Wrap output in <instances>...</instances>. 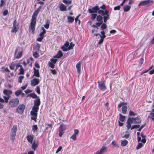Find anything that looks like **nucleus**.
I'll use <instances>...</instances> for the list:
<instances>
[{"label":"nucleus","mask_w":154,"mask_h":154,"mask_svg":"<svg viewBox=\"0 0 154 154\" xmlns=\"http://www.w3.org/2000/svg\"><path fill=\"white\" fill-rule=\"evenodd\" d=\"M88 11L90 13L98 12L99 14L103 16V21L104 23H106L107 20L109 18V11L107 10L104 11L103 10L99 9V8L97 5L94 6L91 9L89 8Z\"/></svg>","instance_id":"nucleus-1"},{"label":"nucleus","mask_w":154,"mask_h":154,"mask_svg":"<svg viewBox=\"0 0 154 154\" xmlns=\"http://www.w3.org/2000/svg\"><path fill=\"white\" fill-rule=\"evenodd\" d=\"M42 8L41 6H39L36 10H35L32 14L31 22L30 23L29 28L32 30L33 34L34 33L35 28L36 22V17L41 9Z\"/></svg>","instance_id":"nucleus-2"},{"label":"nucleus","mask_w":154,"mask_h":154,"mask_svg":"<svg viewBox=\"0 0 154 154\" xmlns=\"http://www.w3.org/2000/svg\"><path fill=\"white\" fill-rule=\"evenodd\" d=\"M39 109L38 107L33 106L32 108V110L30 112V114L32 116L31 117L32 120H34L35 122H36V119L38 115V110Z\"/></svg>","instance_id":"nucleus-3"},{"label":"nucleus","mask_w":154,"mask_h":154,"mask_svg":"<svg viewBox=\"0 0 154 154\" xmlns=\"http://www.w3.org/2000/svg\"><path fill=\"white\" fill-rule=\"evenodd\" d=\"M19 100L18 98H13L10 100L9 102V107L14 108L17 106L19 103Z\"/></svg>","instance_id":"nucleus-4"},{"label":"nucleus","mask_w":154,"mask_h":154,"mask_svg":"<svg viewBox=\"0 0 154 154\" xmlns=\"http://www.w3.org/2000/svg\"><path fill=\"white\" fill-rule=\"evenodd\" d=\"M17 126L16 125L13 126L11 129L10 139L12 143H13L15 140V137L16 136L17 131Z\"/></svg>","instance_id":"nucleus-5"},{"label":"nucleus","mask_w":154,"mask_h":154,"mask_svg":"<svg viewBox=\"0 0 154 154\" xmlns=\"http://www.w3.org/2000/svg\"><path fill=\"white\" fill-rule=\"evenodd\" d=\"M127 104V103H124L123 102H121L118 105V109H120V108L122 106V112L124 114H125L126 113L127 110V106L125 105Z\"/></svg>","instance_id":"nucleus-6"},{"label":"nucleus","mask_w":154,"mask_h":154,"mask_svg":"<svg viewBox=\"0 0 154 154\" xmlns=\"http://www.w3.org/2000/svg\"><path fill=\"white\" fill-rule=\"evenodd\" d=\"M20 47L19 46L17 47L15 51L14 57L15 58L18 59L21 58L23 54V51H21L18 53V51L19 50Z\"/></svg>","instance_id":"nucleus-7"},{"label":"nucleus","mask_w":154,"mask_h":154,"mask_svg":"<svg viewBox=\"0 0 154 154\" xmlns=\"http://www.w3.org/2000/svg\"><path fill=\"white\" fill-rule=\"evenodd\" d=\"M153 1L152 0H146L141 2L138 4V6H149L152 5Z\"/></svg>","instance_id":"nucleus-8"},{"label":"nucleus","mask_w":154,"mask_h":154,"mask_svg":"<svg viewBox=\"0 0 154 154\" xmlns=\"http://www.w3.org/2000/svg\"><path fill=\"white\" fill-rule=\"evenodd\" d=\"M132 122L133 123L140 124L141 121V118L139 116H137L135 117H129Z\"/></svg>","instance_id":"nucleus-9"},{"label":"nucleus","mask_w":154,"mask_h":154,"mask_svg":"<svg viewBox=\"0 0 154 154\" xmlns=\"http://www.w3.org/2000/svg\"><path fill=\"white\" fill-rule=\"evenodd\" d=\"M25 108V106L24 104H20L16 108V112L21 114L24 112Z\"/></svg>","instance_id":"nucleus-10"},{"label":"nucleus","mask_w":154,"mask_h":154,"mask_svg":"<svg viewBox=\"0 0 154 154\" xmlns=\"http://www.w3.org/2000/svg\"><path fill=\"white\" fill-rule=\"evenodd\" d=\"M97 82L98 88L100 90L104 91L107 89L105 85V81H103L102 82H100L99 81H98Z\"/></svg>","instance_id":"nucleus-11"},{"label":"nucleus","mask_w":154,"mask_h":154,"mask_svg":"<svg viewBox=\"0 0 154 154\" xmlns=\"http://www.w3.org/2000/svg\"><path fill=\"white\" fill-rule=\"evenodd\" d=\"M39 80L38 79L34 78L31 81V84L32 86H35L39 83Z\"/></svg>","instance_id":"nucleus-12"},{"label":"nucleus","mask_w":154,"mask_h":154,"mask_svg":"<svg viewBox=\"0 0 154 154\" xmlns=\"http://www.w3.org/2000/svg\"><path fill=\"white\" fill-rule=\"evenodd\" d=\"M34 137V135L31 134L27 135L26 137V138L28 142L31 144H32V143Z\"/></svg>","instance_id":"nucleus-13"},{"label":"nucleus","mask_w":154,"mask_h":154,"mask_svg":"<svg viewBox=\"0 0 154 154\" xmlns=\"http://www.w3.org/2000/svg\"><path fill=\"white\" fill-rule=\"evenodd\" d=\"M82 63V61H80L77 64H76V67L77 70V71L79 73V75H79L81 73V64Z\"/></svg>","instance_id":"nucleus-14"},{"label":"nucleus","mask_w":154,"mask_h":154,"mask_svg":"<svg viewBox=\"0 0 154 154\" xmlns=\"http://www.w3.org/2000/svg\"><path fill=\"white\" fill-rule=\"evenodd\" d=\"M38 141L36 142L35 140L32 143L31 148L34 151L35 150L36 148L38 146Z\"/></svg>","instance_id":"nucleus-15"},{"label":"nucleus","mask_w":154,"mask_h":154,"mask_svg":"<svg viewBox=\"0 0 154 154\" xmlns=\"http://www.w3.org/2000/svg\"><path fill=\"white\" fill-rule=\"evenodd\" d=\"M3 93L5 95L10 96L12 94V91L10 90L5 89L3 91Z\"/></svg>","instance_id":"nucleus-16"},{"label":"nucleus","mask_w":154,"mask_h":154,"mask_svg":"<svg viewBox=\"0 0 154 154\" xmlns=\"http://www.w3.org/2000/svg\"><path fill=\"white\" fill-rule=\"evenodd\" d=\"M19 29V25H13L12 29L11 32L12 33H16L17 32Z\"/></svg>","instance_id":"nucleus-17"},{"label":"nucleus","mask_w":154,"mask_h":154,"mask_svg":"<svg viewBox=\"0 0 154 154\" xmlns=\"http://www.w3.org/2000/svg\"><path fill=\"white\" fill-rule=\"evenodd\" d=\"M69 42L68 41H66L64 44L61 47V48L62 50L63 51H64V48H68V47L69 46Z\"/></svg>","instance_id":"nucleus-18"},{"label":"nucleus","mask_w":154,"mask_h":154,"mask_svg":"<svg viewBox=\"0 0 154 154\" xmlns=\"http://www.w3.org/2000/svg\"><path fill=\"white\" fill-rule=\"evenodd\" d=\"M34 106L39 107L40 104V101L39 98L38 97L36 100H34Z\"/></svg>","instance_id":"nucleus-19"},{"label":"nucleus","mask_w":154,"mask_h":154,"mask_svg":"<svg viewBox=\"0 0 154 154\" xmlns=\"http://www.w3.org/2000/svg\"><path fill=\"white\" fill-rule=\"evenodd\" d=\"M34 69V73L33 76H35L37 77H40V74L39 71L38 69H36L34 67L33 68Z\"/></svg>","instance_id":"nucleus-20"},{"label":"nucleus","mask_w":154,"mask_h":154,"mask_svg":"<svg viewBox=\"0 0 154 154\" xmlns=\"http://www.w3.org/2000/svg\"><path fill=\"white\" fill-rule=\"evenodd\" d=\"M132 122H131L130 119V118H128L127 121L126 122L127 125L126 127L127 128V129L129 130V129L131 128V124H132Z\"/></svg>","instance_id":"nucleus-21"},{"label":"nucleus","mask_w":154,"mask_h":154,"mask_svg":"<svg viewBox=\"0 0 154 154\" xmlns=\"http://www.w3.org/2000/svg\"><path fill=\"white\" fill-rule=\"evenodd\" d=\"M63 55V54L61 51L59 50L57 54L54 56L53 57L54 58H59L62 57Z\"/></svg>","instance_id":"nucleus-22"},{"label":"nucleus","mask_w":154,"mask_h":154,"mask_svg":"<svg viewBox=\"0 0 154 154\" xmlns=\"http://www.w3.org/2000/svg\"><path fill=\"white\" fill-rule=\"evenodd\" d=\"M106 147L103 146L102 148L100 149L99 151H97L96 153L95 154H103L105 152V150L106 149Z\"/></svg>","instance_id":"nucleus-23"},{"label":"nucleus","mask_w":154,"mask_h":154,"mask_svg":"<svg viewBox=\"0 0 154 154\" xmlns=\"http://www.w3.org/2000/svg\"><path fill=\"white\" fill-rule=\"evenodd\" d=\"M75 45V44L72 42H71L70 44L69 45V46L68 47V48H64V51H68L71 49H72L73 48V47Z\"/></svg>","instance_id":"nucleus-24"},{"label":"nucleus","mask_w":154,"mask_h":154,"mask_svg":"<svg viewBox=\"0 0 154 154\" xmlns=\"http://www.w3.org/2000/svg\"><path fill=\"white\" fill-rule=\"evenodd\" d=\"M60 9L61 11H65L67 10L66 7L62 3L60 4Z\"/></svg>","instance_id":"nucleus-25"},{"label":"nucleus","mask_w":154,"mask_h":154,"mask_svg":"<svg viewBox=\"0 0 154 154\" xmlns=\"http://www.w3.org/2000/svg\"><path fill=\"white\" fill-rule=\"evenodd\" d=\"M102 15H98L96 17V20H97L99 22H101L103 23V17L102 16Z\"/></svg>","instance_id":"nucleus-26"},{"label":"nucleus","mask_w":154,"mask_h":154,"mask_svg":"<svg viewBox=\"0 0 154 154\" xmlns=\"http://www.w3.org/2000/svg\"><path fill=\"white\" fill-rule=\"evenodd\" d=\"M68 22L69 23H72L74 21V17L70 16L67 17Z\"/></svg>","instance_id":"nucleus-27"},{"label":"nucleus","mask_w":154,"mask_h":154,"mask_svg":"<svg viewBox=\"0 0 154 154\" xmlns=\"http://www.w3.org/2000/svg\"><path fill=\"white\" fill-rule=\"evenodd\" d=\"M42 29L43 30V31L40 32L39 35L40 37L44 38V35L46 33V31L43 27L42 28Z\"/></svg>","instance_id":"nucleus-28"},{"label":"nucleus","mask_w":154,"mask_h":154,"mask_svg":"<svg viewBox=\"0 0 154 154\" xmlns=\"http://www.w3.org/2000/svg\"><path fill=\"white\" fill-rule=\"evenodd\" d=\"M131 6L126 5L123 7V10L125 12H127L129 11L131 8Z\"/></svg>","instance_id":"nucleus-29"},{"label":"nucleus","mask_w":154,"mask_h":154,"mask_svg":"<svg viewBox=\"0 0 154 154\" xmlns=\"http://www.w3.org/2000/svg\"><path fill=\"white\" fill-rule=\"evenodd\" d=\"M16 65V64L15 63H14L13 62H12L9 66L10 69L11 70H14Z\"/></svg>","instance_id":"nucleus-30"},{"label":"nucleus","mask_w":154,"mask_h":154,"mask_svg":"<svg viewBox=\"0 0 154 154\" xmlns=\"http://www.w3.org/2000/svg\"><path fill=\"white\" fill-rule=\"evenodd\" d=\"M128 141L126 140H122L121 143V146H126L128 143Z\"/></svg>","instance_id":"nucleus-31"},{"label":"nucleus","mask_w":154,"mask_h":154,"mask_svg":"<svg viewBox=\"0 0 154 154\" xmlns=\"http://www.w3.org/2000/svg\"><path fill=\"white\" fill-rule=\"evenodd\" d=\"M24 70L23 69L22 66H21L20 68L19 69V72L18 73V74L20 75H24Z\"/></svg>","instance_id":"nucleus-32"},{"label":"nucleus","mask_w":154,"mask_h":154,"mask_svg":"<svg viewBox=\"0 0 154 154\" xmlns=\"http://www.w3.org/2000/svg\"><path fill=\"white\" fill-rule=\"evenodd\" d=\"M63 126L64 125L63 124L60 125L59 127V131L64 132V131L65 130V128H63Z\"/></svg>","instance_id":"nucleus-33"},{"label":"nucleus","mask_w":154,"mask_h":154,"mask_svg":"<svg viewBox=\"0 0 154 154\" xmlns=\"http://www.w3.org/2000/svg\"><path fill=\"white\" fill-rule=\"evenodd\" d=\"M22 90L20 89L16 91L15 92V94L18 97L21 94V91Z\"/></svg>","instance_id":"nucleus-34"},{"label":"nucleus","mask_w":154,"mask_h":154,"mask_svg":"<svg viewBox=\"0 0 154 154\" xmlns=\"http://www.w3.org/2000/svg\"><path fill=\"white\" fill-rule=\"evenodd\" d=\"M28 95L34 99L37 98L38 97L37 95L34 93H30L28 94Z\"/></svg>","instance_id":"nucleus-35"},{"label":"nucleus","mask_w":154,"mask_h":154,"mask_svg":"<svg viewBox=\"0 0 154 154\" xmlns=\"http://www.w3.org/2000/svg\"><path fill=\"white\" fill-rule=\"evenodd\" d=\"M38 129L37 125H33L32 126V131L35 132Z\"/></svg>","instance_id":"nucleus-36"},{"label":"nucleus","mask_w":154,"mask_h":154,"mask_svg":"<svg viewBox=\"0 0 154 154\" xmlns=\"http://www.w3.org/2000/svg\"><path fill=\"white\" fill-rule=\"evenodd\" d=\"M24 78V76L23 75H21L18 77V82L19 83H21L22 80Z\"/></svg>","instance_id":"nucleus-37"},{"label":"nucleus","mask_w":154,"mask_h":154,"mask_svg":"<svg viewBox=\"0 0 154 154\" xmlns=\"http://www.w3.org/2000/svg\"><path fill=\"white\" fill-rule=\"evenodd\" d=\"M47 126V127L45 128L46 130H47L49 129L51 131L53 125L51 124H48Z\"/></svg>","instance_id":"nucleus-38"},{"label":"nucleus","mask_w":154,"mask_h":154,"mask_svg":"<svg viewBox=\"0 0 154 154\" xmlns=\"http://www.w3.org/2000/svg\"><path fill=\"white\" fill-rule=\"evenodd\" d=\"M125 119V116H123L122 114H120L119 117V120L122 122H123Z\"/></svg>","instance_id":"nucleus-39"},{"label":"nucleus","mask_w":154,"mask_h":154,"mask_svg":"<svg viewBox=\"0 0 154 154\" xmlns=\"http://www.w3.org/2000/svg\"><path fill=\"white\" fill-rule=\"evenodd\" d=\"M150 118L153 121H154V113L150 112L149 113Z\"/></svg>","instance_id":"nucleus-40"},{"label":"nucleus","mask_w":154,"mask_h":154,"mask_svg":"<svg viewBox=\"0 0 154 154\" xmlns=\"http://www.w3.org/2000/svg\"><path fill=\"white\" fill-rule=\"evenodd\" d=\"M140 127V125H132L131 128V130H132L134 128H139Z\"/></svg>","instance_id":"nucleus-41"},{"label":"nucleus","mask_w":154,"mask_h":154,"mask_svg":"<svg viewBox=\"0 0 154 154\" xmlns=\"http://www.w3.org/2000/svg\"><path fill=\"white\" fill-rule=\"evenodd\" d=\"M63 2L66 5L70 4L72 3L71 1L67 0H63Z\"/></svg>","instance_id":"nucleus-42"},{"label":"nucleus","mask_w":154,"mask_h":154,"mask_svg":"<svg viewBox=\"0 0 154 154\" xmlns=\"http://www.w3.org/2000/svg\"><path fill=\"white\" fill-rule=\"evenodd\" d=\"M91 20H93L95 19L96 17H97V14H91Z\"/></svg>","instance_id":"nucleus-43"},{"label":"nucleus","mask_w":154,"mask_h":154,"mask_svg":"<svg viewBox=\"0 0 154 154\" xmlns=\"http://www.w3.org/2000/svg\"><path fill=\"white\" fill-rule=\"evenodd\" d=\"M101 29L102 30H104L106 29L107 27V26L106 23H102L101 26Z\"/></svg>","instance_id":"nucleus-44"},{"label":"nucleus","mask_w":154,"mask_h":154,"mask_svg":"<svg viewBox=\"0 0 154 154\" xmlns=\"http://www.w3.org/2000/svg\"><path fill=\"white\" fill-rule=\"evenodd\" d=\"M48 65L49 67H50L52 69L54 68L55 65L53 63H51L50 62H49L48 63Z\"/></svg>","instance_id":"nucleus-45"},{"label":"nucleus","mask_w":154,"mask_h":154,"mask_svg":"<svg viewBox=\"0 0 154 154\" xmlns=\"http://www.w3.org/2000/svg\"><path fill=\"white\" fill-rule=\"evenodd\" d=\"M129 115L130 116H134L137 115V114L135 113L133 111L130 110L129 112Z\"/></svg>","instance_id":"nucleus-46"},{"label":"nucleus","mask_w":154,"mask_h":154,"mask_svg":"<svg viewBox=\"0 0 154 154\" xmlns=\"http://www.w3.org/2000/svg\"><path fill=\"white\" fill-rule=\"evenodd\" d=\"M10 96H4L3 97L4 98V99L5 102L6 103H7L8 102V100L9 99Z\"/></svg>","instance_id":"nucleus-47"},{"label":"nucleus","mask_w":154,"mask_h":154,"mask_svg":"<svg viewBox=\"0 0 154 154\" xmlns=\"http://www.w3.org/2000/svg\"><path fill=\"white\" fill-rule=\"evenodd\" d=\"M5 2L4 0H0V8L5 5Z\"/></svg>","instance_id":"nucleus-48"},{"label":"nucleus","mask_w":154,"mask_h":154,"mask_svg":"<svg viewBox=\"0 0 154 154\" xmlns=\"http://www.w3.org/2000/svg\"><path fill=\"white\" fill-rule=\"evenodd\" d=\"M100 33L102 35H100V37H102L103 38H105L106 37V36L105 35V33L104 31H102L100 32Z\"/></svg>","instance_id":"nucleus-49"},{"label":"nucleus","mask_w":154,"mask_h":154,"mask_svg":"<svg viewBox=\"0 0 154 154\" xmlns=\"http://www.w3.org/2000/svg\"><path fill=\"white\" fill-rule=\"evenodd\" d=\"M20 64V63H16V66H15L16 69H15V71H16L18 69V68L19 67H20V68H21V66H22Z\"/></svg>","instance_id":"nucleus-50"},{"label":"nucleus","mask_w":154,"mask_h":154,"mask_svg":"<svg viewBox=\"0 0 154 154\" xmlns=\"http://www.w3.org/2000/svg\"><path fill=\"white\" fill-rule=\"evenodd\" d=\"M33 55L35 58H38L39 57V55L37 52H34Z\"/></svg>","instance_id":"nucleus-51"},{"label":"nucleus","mask_w":154,"mask_h":154,"mask_svg":"<svg viewBox=\"0 0 154 154\" xmlns=\"http://www.w3.org/2000/svg\"><path fill=\"white\" fill-rule=\"evenodd\" d=\"M49 21H47L46 24H45L44 26L45 27L46 29H48L49 28Z\"/></svg>","instance_id":"nucleus-52"},{"label":"nucleus","mask_w":154,"mask_h":154,"mask_svg":"<svg viewBox=\"0 0 154 154\" xmlns=\"http://www.w3.org/2000/svg\"><path fill=\"white\" fill-rule=\"evenodd\" d=\"M143 146V144L141 143H139L138 144L137 147H136V149H139L140 148H141Z\"/></svg>","instance_id":"nucleus-53"},{"label":"nucleus","mask_w":154,"mask_h":154,"mask_svg":"<svg viewBox=\"0 0 154 154\" xmlns=\"http://www.w3.org/2000/svg\"><path fill=\"white\" fill-rule=\"evenodd\" d=\"M121 6H120V5L116 6H115L114 8V10L115 11L119 10L120 9Z\"/></svg>","instance_id":"nucleus-54"},{"label":"nucleus","mask_w":154,"mask_h":154,"mask_svg":"<svg viewBox=\"0 0 154 154\" xmlns=\"http://www.w3.org/2000/svg\"><path fill=\"white\" fill-rule=\"evenodd\" d=\"M8 11L7 9H5L3 12V15L4 16H6L8 14Z\"/></svg>","instance_id":"nucleus-55"},{"label":"nucleus","mask_w":154,"mask_h":154,"mask_svg":"<svg viewBox=\"0 0 154 154\" xmlns=\"http://www.w3.org/2000/svg\"><path fill=\"white\" fill-rule=\"evenodd\" d=\"M51 62L53 63L54 64H55L56 63V62L57 60V59L52 58L51 59Z\"/></svg>","instance_id":"nucleus-56"},{"label":"nucleus","mask_w":154,"mask_h":154,"mask_svg":"<svg viewBox=\"0 0 154 154\" xmlns=\"http://www.w3.org/2000/svg\"><path fill=\"white\" fill-rule=\"evenodd\" d=\"M101 39H100L99 41L98 42V44L100 45L102 44L103 43V42L104 40V38H103L102 37H100Z\"/></svg>","instance_id":"nucleus-57"},{"label":"nucleus","mask_w":154,"mask_h":154,"mask_svg":"<svg viewBox=\"0 0 154 154\" xmlns=\"http://www.w3.org/2000/svg\"><path fill=\"white\" fill-rule=\"evenodd\" d=\"M36 92L39 94H40V88L39 86H37L36 88Z\"/></svg>","instance_id":"nucleus-58"},{"label":"nucleus","mask_w":154,"mask_h":154,"mask_svg":"<svg viewBox=\"0 0 154 154\" xmlns=\"http://www.w3.org/2000/svg\"><path fill=\"white\" fill-rule=\"evenodd\" d=\"M70 138L74 140H76V135L73 134L70 137Z\"/></svg>","instance_id":"nucleus-59"},{"label":"nucleus","mask_w":154,"mask_h":154,"mask_svg":"<svg viewBox=\"0 0 154 154\" xmlns=\"http://www.w3.org/2000/svg\"><path fill=\"white\" fill-rule=\"evenodd\" d=\"M145 124L143 125L140 127L139 129L138 130V131H140L142 130V129L145 126Z\"/></svg>","instance_id":"nucleus-60"},{"label":"nucleus","mask_w":154,"mask_h":154,"mask_svg":"<svg viewBox=\"0 0 154 154\" xmlns=\"http://www.w3.org/2000/svg\"><path fill=\"white\" fill-rule=\"evenodd\" d=\"M74 133L73 134L76 135L77 134H78L79 132V131L78 129H75L74 130Z\"/></svg>","instance_id":"nucleus-61"},{"label":"nucleus","mask_w":154,"mask_h":154,"mask_svg":"<svg viewBox=\"0 0 154 154\" xmlns=\"http://www.w3.org/2000/svg\"><path fill=\"white\" fill-rule=\"evenodd\" d=\"M106 5L105 4H103L99 8L102 9L103 10H106L105 9H106Z\"/></svg>","instance_id":"nucleus-62"},{"label":"nucleus","mask_w":154,"mask_h":154,"mask_svg":"<svg viewBox=\"0 0 154 154\" xmlns=\"http://www.w3.org/2000/svg\"><path fill=\"white\" fill-rule=\"evenodd\" d=\"M112 144L115 147H117L118 146L115 141H113L112 142Z\"/></svg>","instance_id":"nucleus-63"},{"label":"nucleus","mask_w":154,"mask_h":154,"mask_svg":"<svg viewBox=\"0 0 154 154\" xmlns=\"http://www.w3.org/2000/svg\"><path fill=\"white\" fill-rule=\"evenodd\" d=\"M143 60H144L143 58H140L139 60V63L141 65L143 64Z\"/></svg>","instance_id":"nucleus-64"}]
</instances>
